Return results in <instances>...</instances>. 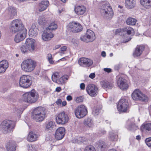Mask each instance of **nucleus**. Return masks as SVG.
<instances>
[{"instance_id":"c03bdc74","label":"nucleus","mask_w":151,"mask_h":151,"mask_svg":"<svg viewBox=\"0 0 151 151\" xmlns=\"http://www.w3.org/2000/svg\"><path fill=\"white\" fill-rule=\"evenodd\" d=\"M97 144L99 147H100L101 148H105L106 146L105 142L102 140L99 141L98 142Z\"/></svg>"},{"instance_id":"4c0bfd02","label":"nucleus","mask_w":151,"mask_h":151,"mask_svg":"<svg viewBox=\"0 0 151 151\" xmlns=\"http://www.w3.org/2000/svg\"><path fill=\"white\" fill-rule=\"evenodd\" d=\"M136 22V20L135 19L131 17L128 18L126 20L127 24L129 25H134Z\"/></svg>"},{"instance_id":"37998d69","label":"nucleus","mask_w":151,"mask_h":151,"mask_svg":"<svg viewBox=\"0 0 151 151\" xmlns=\"http://www.w3.org/2000/svg\"><path fill=\"white\" fill-rule=\"evenodd\" d=\"M59 77V74L58 73H55L53 74L52 76V81L55 82L57 83Z\"/></svg>"},{"instance_id":"ddd939ff","label":"nucleus","mask_w":151,"mask_h":151,"mask_svg":"<svg viewBox=\"0 0 151 151\" xmlns=\"http://www.w3.org/2000/svg\"><path fill=\"white\" fill-rule=\"evenodd\" d=\"M128 105L127 100L124 99H122L119 101L117 105L118 110L120 112H125L128 107Z\"/></svg>"},{"instance_id":"09e8293b","label":"nucleus","mask_w":151,"mask_h":151,"mask_svg":"<svg viewBox=\"0 0 151 151\" xmlns=\"http://www.w3.org/2000/svg\"><path fill=\"white\" fill-rule=\"evenodd\" d=\"M145 142L149 147H151V137L146 138L145 140Z\"/></svg>"},{"instance_id":"c85d7f7f","label":"nucleus","mask_w":151,"mask_h":151,"mask_svg":"<svg viewBox=\"0 0 151 151\" xmlns=\"http://www.w3.org/2000/svg\"><path fill=\"white\" fill-rule=\"evenodd\" d=\"M141 5L145 8L149 9L151 7V0H140Z\"/></svg>"},{"instance_id":"6e6552de","label":"nucleus","mask_w":151,"mask_h":151,"mask_svg":"<svg viewBox=\"0 0 151 151\" xmlns=\"http://www.w3.org/2000/svg\"><path fill=\"white\" fill-rule=\"evenodd\" d=\"M132 96L134 100H139L145 102L147 101L148 100V98L147 96L143 94L139 89L135 90L132 93Z\"/></svg>"},{"instance_id":"79ce46f5","label":"nucleus","mask_w":151,"mask_h":151,"mask_svg":"<svg viewBox=\"0 0 151 151\" xmlns=\"http://www.w3.org/2000/svg\"><path fill=\"white\" fill-rule=\"evenodd\" d=\"M127 128L129 130L134 131L138 129V127L134 124L132 123L129 125Z\"/></svg>"},{"instance_id":"864d4df0","label":"nucleus","mask_w":151,"mask_h":151,"mask_svg":"<svg viewBox=\"0 0 151 151\" xmlns=\"http://www.w3.org/2000/svg\"><path fill=\"white\" fill-rule=\"evenodd\" d=\"M122 32V30L121 29H116L115 32L116 35H120V33Z\"/></svg>"},{"instance_id":"9b49d317","label":"nucleus","mask_w":151,"mask_h":151,"mask_svg":"<svg viewBox=\"0 0 151 151\" xmlns=\"http://www.w3.org/2000/svg\"><path fill=\"white\" fill-rule=\"evenodd\" d=\"M88 94L91 96H95L98 94L99 89L96 86L93 84H90L86 87Z\"/></svg>"},{"instance_id":"6ab92c4d","label":"nucleus","mask_w":151,"mask_h":151,"mask_svg":"<svg viewBox=\"0 0 151 151\" xmlns=\"http://www.w3.org/2000/svg\"><path fill=\"white\" fill-rule=\"evenodd\" d=\"M46 114L45 109L42 107H38L35 109L33 114V117L37 116L39 115Z\"/></svg>"},{"instance_id":"1a4fd4ad","label":"nucleus","mask_w":151,"mask_h":151,"mask_svg":"<svg viewBox=\"0 0 151 151\" xmlns=\"http://www.w3.org/2000/svg\"><path fill=\"white\" fill-rule=\"evenodd\" d=\"M88 113L86 107L81 105L78 106L75 111V114L78 118H81L86 116Z\"/></svg>"},{"instance_id":"4d7b16f0","label":"nucleus","mask_w":151,"mask_h":151,"mask_svg":"<svg viewBox=\"0 0 151 151\" xmlns=\"http://www.w3.org/2000/svg\"><path fill=\"white\" fill-rule=\"evenodd\" d=\"M56 104L58 105L61 104L62 103V100L60 99H58L56 102Z\"/></svg>"},{"instance_id":"0e129e2a","label":"nucleus","mask_w":151,"mask_h":151,"mask_svg":"<svg viewBox=\"0 0 151 151\" xmlns=\"http://www.w3.org/2000/svg\"><path fill=\"white\" fill-rule=\"evenodd\" d=\"M99 110L98 109H95V111H94L93 112L94 114H95L96 115H98L99 114Z\"/></svg>"},{"instance_id":"13d9d810","label":"nucleus","mask_w":151,"mask_h":151,"mask_svg":"<svg viewBox=\"0 0 151 151\" xmlns=\"http://www.w3.org/2000/svg\"><path fill=\"white\" fill-rule=\"evenodd\" d=\"M131 39V38L129 37V38L127 39H126L125 40H124L122 41V42L123 43H126L128 41H129Z\"/></svg>"},{"instance_id":"a19ab883","label":"nucleus","mask_w":151,"mask_h":151,"mask_svg":"<svg viewBox=\"0 0 151 151\" xmlns=\"http://www.w3.org/2000/svg\"><path fill=\"white\" fill-rule=\"evenodd\" d=\"M24 110V108L21 107H15L13 109L14 112L17 114H22Z\"/></svg>"},{"instance_id":"338daca9","label":"nucleus","mask_w":151,"mask_h":151,"mask_svg":"<svg viewBox=\"0 0 151 151\" xmlns=\"http://www.w3.org/2000/svg\"><path fill=\"white\" fill-rule=\"evenodd\" d=\"M101 55L103 57H105L106 56V52L104 51H103L101 52Z\"/></svg>"},{"instance_id":"a18cd8bd","label":"nucleus","mask_w":151,"mask_h":151,"mask_svg":"<svg viewBox=\"0 0 151 151\" xmlns=\"http://www.w3.org/2000/svg\"><path fill=\"white\" fill-rule=\"evenodd\" d=\"M20 49L21 52L24 53L27 52L28 50L27 47L25 45V44L21 47Z\"/></svg>"},{"instance_id":"603ef678","label":"nucleus","mask_w":151,"mask_h":151,"mask_svg":"<svg viewBox=\"0 0 151 151\" xmlns=\"http://www.w3.org/2000/svg\"><path fill=\"white\" fill-rule=\"evenodd\" d=\"M47 58L50 64H52L53 63V61L52 60V56L51 54H48L47 56Z\"/></svg>"},{"instance_id":"7ed1b4c3","label":"nucleus","mask_w":151,"mask_h":151,"mask_svg":"<svg viewBox=\"0 0 151 151\" xmlns=\"http://www.w3.org/2000/svg\"><path fill=\"white\" fill-rule=\"evenodd\" d=\"M26 29L23 25L22 21L19 19L13 20L10 25V31L12 33L20 32Z\"/></svg>"},{"instance_id":"bf43d9fd","label":"nucleus","mask_w":151,"mask_h":151,"mask_svg":"<svg viewBox=\"0 0 151 151\" xmlns=\"http://www.w3.org/2000/svg\"><path fill=\"white\" fill-rule=\"evenodd\" d=\"M95 74L94 73H91L89 75V77L92 79H93L95 78Z\"/></svg>"},{"instance_id":"69168bd1","label":"nucleus","mask_w":151,"mask_h":151,"mask_svg":"<svg viewBox=\"0 0 151 151\" xmlns=\"http://www.w3.org/2000/svg\"><path fill=\"white\" fill-rule=\"evenodd\" d=\"M66 104L67 103L66 101H63L61 103V104L62 106H64L66 105Z\"/></svg>"},{"instance_id":"7c9ffc66","label":"nucleus","mask_w":151,"mask_h":151,"mask_svg":"<svg viewBox=\"0 0 151 151\" xmlns=\"http://www.w3.org/2000/svg\"><path fill=\"white\" fill-rule=\"evenodd\" d=\"M87 39H89L90 42L93 41L95 39V36L93 32L91 30H88L86 34Z\"/></svg>"},{"instance_id":"e433bc0d","label":"nucleus","mask_w":151,"mask_h":151,"mask_svg":"<svg viewBox=\"0 0 151 151\" xmlns=\"http://www.w3.org/2000/svg\"><path fill=\"white\" fill-rule=\"evenodd\" d=\"M46 116V114L43 115H40L38 116H33V118L36 122H39L43 121Z\"/></svg>"},{"instance_id":"58836bf2","label":"nucleus","mask_w":151,"mask_h":151,"mask_svg":"<svg viewBox=\"0 0 151 151\" xmlns=\"http://www.w3.org/2000/svg\"><path fill=\"white\" fill-rule=\"evenodd\" d=\"M122 32H126L129 35H130L132 33H134V29L131 27H126L122 29Z\"/></svg>"},{"instance_id":"39448f33","label":"nucleus","mask_w":151,"mask_h":151,"mask_svg":"<svg viewBox=\"0 0 151 151\" xmlns=\"http://www.w3.org/2000/svg\"><path fill=\"white\" fill-rule=\"evenodd\" d=\"M36 65V63L32 59H28L24 60L22 63L21 67L22 69L26 72L33 71Z\"/></svg>"},{"instance_id":"f03ea898","label":"nucleus","mask_w":151,"mask_h":151,"mask_svg":"<svg viewBox=\"0 0 151 151\" xmlns=\"http://www.w3.org/2000/svg\"><path fill=\"white\" fill-rule=\"evenodd\" d=\"M15 126V123L14 121L10 120H5L1 123L0 127L2 132L4 134H7L12 132Z\"/></svg>"},{"instance_id":"680f3d73","label":"nucleus","mask_w":151,"mask_h":151,"mask_svg":"<svg viewBox=\"0 0 151 151\" xmlns=\"http://www.w3.org/2000/svg\"><path fill=\"white\" fill-rule=\"evenodd\" d=\"M104 71L108 73H109L111 71V69L109 68H105L104 69Z\"/></svg>"},{"instance_id":"72a5a7b5","label":"nucleus","mask_w":151,"mask_h":151,"mask_svg":"<svg viewBox=\"0 0 151 151\" xmlns=\"http://www.w3.org/2000/svg\"><path fill=\"white\" fill-rule=\"evenodd\" d=\"M101 84L103 88L111 89L112 87V85L107 81H101Z\"/></svg>"},{"instance_id":"423d86ee","label":"nucleus","mask_w":151,"mask_h":151,"mask_svg":"<svg viewBox=\"0 0 151 151\" xmlns=\"http://www.w3.org/2000/svg\"><path fill=\"white\" fill-rule=\"evenodd\" d=\"M38 98L37 94H36L34 90L26 92L23 94L22 100L25 102L32 104L36 102Z\"/></svg>"},{"instance_id":"bb28decb","label":"nucleus","mask_w":151,"mask_h":151,"mask_svg":"<svg viewBox=\"0 0 151 151\" xmlns=\"http://www.w3.org/2000/svg\"><path fill=\"white\" fill-rule=\"evenodd\" d=\"M56 125L53 121H49L46 125L45 130L46 131H52L55 129Z\"/></svg>"},{"instance_id":"5fc2aeb1","label":"nucleus","mask_w":151,"mask_h":151,"mask_svg":"<svg viewBox=\"0 0 151 151\" xmlns=\"http://www.w3.org/2000/svg\"><path fill=\"white\" fill-rule=\"evenodd\" d=\"M67 49V48L66 46H64L62 47L60 49V50L61 52H64L65 51H66V50Z\"/></svg>"},{"instance_id":"f257e3e1","label":"nucleus","mask_w":151,"mask_h":151,"mask_svg":"<svg viewBox=\"0 0 151 151\" xmlns=\"http://www.w3.org/2000/svg\"><path fill=\"white\" fill-rule=\"evenodd\" d=\"M100 12L102 15L107 19L112 18L113 12L109 3L107 1L102 2L101 5Z\"/></svg>"},{"instance_id":"de8ad7c7","label":"nucleus","mask_w":151,"mask_h":151,"mask_svg":"<svg viewBox=\"0 0 151 151\" xmlns=\"http://www.w3.org/2000/svg\"><path fill=\"white\" fill-rule=\"evenodd\" d=\"M80 39L82 41L86 42H91L90 39L87 38V35H86L82 36L80 38Z\"/></svg>"},{"instance_id":"f3484780","label":"nucleus","mask_w":151,"mask_h":151,"mask_svg":"<svg viewBox=\"0 0 151 151\" xmlns=\"http://www.w3.org/2000/svg\"><path fill=\"white\" fill-rule=\"evenodd\" d=\"M25 45L30 51H33L35 49V40L32 38H28L26 39Z\"/></svg>"},{"instance_id":"8fccbe9b","label":"nucleus","mask_w":151,"mask_h":151,"mask_svg":"<svg viewBox=\"0 0 151 151\" xmlns=\"http://www.w3.org/2000/svg\"><path fill=\"white\" fill-rule=\"evenodd\" d=\"M77 140L78 143L83 142H84L86 140V139L84 137H79L77 138Z\"/></svg>"},{"instance_id":"2eb2a0df","label":"nucleus","mask_w":151,"mask_h":151,"mask_svg":"<svg viewBox=\"0 0 151 151\" xmlns=\"http://www.w3.org/2000/svg\"><path fill=\"white\" fill-rule=\"evenodd\" d=\"M78 63L81 66L87 67L91 66L93 64L92 61L90 59L82 58L78 61Z\"/></svg>"},{"instance_id":"dca6fc26","label":"nucleus","mask_w":151,"mask_h":151,"mask_svg":"<svg viewBox=\"0 0 151 151\" xmlns=\"http://www.w3.org/2000/svg\"><path fill=\"white\" fill-rule=\"evenodd\" d=\"M117 84L120 88L122 90H126L128 88V86L126 80L122 77L118 78Z\"/></svg>"},{"instance_id":"a878e982","label":"nucleus","mask_w":151,"mask_h":151,"mask_svg":"<svg viewBox=\"0 0 151 151\" xmlns=\"http://www.w3.org/2000/svg\"><path fill=\"white\" fill-rule=\"evenodd\" d=\"M8 16L10 19H12L17 15V11L14 7H10L8 8Z\"/></svg>"},{"instance_id":"2f4dec72","label":"nucleus","mask_w":151,"mask_h":151,"mask_svg":"<svg viewBox=\"0 0 151 151\" xmlns=\"http://www.w3.org/2000/svg\"><path fill=\"white\" fill-rule=\"evenodd\" d=\"M84 124L86 127H92L94 125L93 122L91 119L88 118L84 120Z\"/></svg>"},{"instance_id":"aec40b11","label":"nucleus","mask_w":151,"mask_h":151,"mask_svg":"<svg viewBox=\"0 0 151 151\" xmlns=\"http://www.w3.org/2000/svg\"><path fill=\"white\" fill-rule=\"evenodd\" d=\"M86 8L84 6H78L75 7L74 11L78 15H82L86 12Z\"/></svg>"},{"instance_id":"a211bd4d","label":"nucleus","mask_w":151,"mask_h":151,"mask_svg":"<svg viewBox=\"0 0 151 151\" xmlns=\"http://www.w3.org/2000/svg\"><path fill=\"white\" fill-rule=\"evenodd\" d=\"M65 134V129L63 127H60L57 129L55 133V137L58 140L62 139Z\"/></svg>"},{"instance_id":"b1692460","label":"nucleus","mask_w":151,"mask_h":151,"mask_svg":"<svg viewBox=\"0 0 151 151\" xmlns=\"http://www.w3.org/2000/svg\"><path fill=\"white\" fill-rule=\"evenodd\" d=\"M144 47L142 45H137L135 51L133 53L134 57L140 56L144 49Z\"/></svg>"},{"instance_id":"0eeeda50","label":"nucleus","mask_w":151,"mask_h":151,"mask_svg":"<svg viewBox=\"0 0 151 151\" xmlns=\"http://www.w3.org/2000/svg\"><path fill=\"white\" fill-rule=\"evenodd\" d=\"M19 86L23 88L29 87L32 84L31 76L28 75H23L21 76L19 80Z\"/></svg>"},{"instance_id":"3c124183","label":"nucleus","mask_w":151,"mask_h":151,"mask_svg":"<svg viewBox=\"0 0 151 151\" xmlns=\"http://www.w3.org/2000/svg\"><path fill=\"white\" fill-rule=\"evenodd\" d=\"M83 96H80L76 98L75 101L77 103L82 102L83 101Z\"/></svg>"},{"instance_id":"4468645a","label":"nucleus","mask_w":151,"mask_h":151,"mask_svg":"<svg viewBox=\"0 0 151 151\" xmlns=\"http://www.w3.org/2000/svg\"><path fill=\"white\" fill-rule=\"evenodd\" d=\"M17 34L15 35L14 41L17 43H18L23 40L25 38L27 34L26 29L21 31L17 32Z\"/></svg>"},{"instance_id":"774afa93","label":"nucleus","mask_w":151,"mask_h":151,"mask_svg":"<svg viewBox=\"0 0 151 151\" xmlns=\"http://www.w3.org/2000/svg\"><path fill=\"white\" fill-rule=\"evenodd\" d=\"M136 139L138 140H139L141 139V137L140 135H138L136 137Z\"/></svg>"},{"instance_id":"f8f14e48","label":"nucleus","mask_w":151,"mask_h":151,"mask_svg":"<svg viewBox=\"0 0 151 151\" xmlns=\"http://www.w3.org/2000/svg\"><path fill=\"white\" fill-rule=\"evenodd\" d=\"M56 122L58 124H63L68 120V117L66 114L63 112L59 114L56 118Z\"/></svg>"},{"instance_id":"cd10ccee","label":"nucleus","mask_w":151,"mask_h":151,"mask_svg":"<svg viewBox=\"0 0 151 151\" xmlns=\"http://www.w3.org/2000/svg\"><path fill=\"white\" fill-rule=\"evenodd\" d=\"M135 0H126L125 6L128 9H131L134 8L135 6Z\"/></svg>"},{"instance_id":"f704fd0d","label":"nucleus","mask_w":151,"mask_h":151,"mask_svg":"<svg viewBox=\"0 0 151 151\" xmlns=\"http://www.w3.org/2000/svg\"><path fill=\"white\" fill-rule=\"evenodd\" d=\"M69 78L68 76L67 75H65L60 77L57 81V83L58 84H63L65 83Z\"/></svg>"},{"instance_id":"ea45409f","label":"nucleus","mask_w":151,"mask_h":151,"mask_svg":"<svg viewBox=\"0 0 151 151\" xmlns=\"http://www.w3.org/2000/svg\"><path fill=\"white\" fill-rule=\"evenodd\" d=\"M118 136L116 134L112 131L109 133V139L111 141H115L117 138Z\"/></svg>"},{"instance_id":"9d476101","label":"nucleus","mask_w":151,"mask_h":151,"mask_svg":"<svg viewBox=\"0 0 151 151\" xmlns=\"http://www.w3.org/2000/svg\"><path fill=\"white\" fill-rule=\"evenodd\" d=\"M68 29L73 32L77 33L81 32L83 28L79 23L73 21L68 25Z\"/></svg>"},{"instance_id":"412c9836","label":"nucleus","mask_w":151,"mask_h":151,"mask_svg":"<svg viewBox=\"0 0 151 151\" xmlns=\"http://www.w3.org/2000/svg\"><path fill=\"white\" fill-rule=\"evenodd\" d=\"M38 137V135L35 132H30L27 137V140L29 142H34L37 139Z\"/></svg>"},{"instance_id":"c9c22d12","label":"nucleus","mask_w":151,"mask_h":151,"mask_svg":"<svg viewBox=\"0 0 151 151\" xmlns=\"http://www.w3.org/2000/svg\"><path fill=\"white\" fill-rule=\"evenodd\" d=\"M140 129L142 131L145 129L151 132V123L144 124L141 127Z\"/></svg>"},{"instance_id":"393cba45","label":"nucleus","mask_w":151,"mask_h":151,"mask_svg":"<svg viewBox=\"0 0 151 151\" xmlns=\"http://www.w3.org/2000/svg\"><path fill=\"white\" fill-rule=\"evenodd\" d=\"M49 5V2L47 0H42L39 4V11L42 12L45 10Z\"/></svg>"},{"instance_id":"20e7f679","label":"nucleus","mask_w":151,"mask_h":151,"mask_svg":"<svg viewBox=\"0 0 151 151\" xmlns=\"http://www.w3.org/2000/svg\"><path fill=\"white\" fill-rule=\"evenodd\" d=\"M58 27V26L55 22L50 24L49 26L46 29L42 35V38L43 40L45 41L50 40L53 36V34L50 32L56 29Z\"/></svg>"},{"instance_id":"6e6d98bb","label":"nucleus","mask_w":151,"mask_h":151,"mask_svg":"<svg viewBox=\"0 0 151 151\" xmlns=\"http://www.w3.org/2000/svg\"><path fill=\"white\" fill-rule=\"evenodd\" d=\"M85 84L83 83H82L80 84V88L81 90H83L85 89Z\"/></svg>"},{"instance_id":"c756f323","label":"nucleus","mask_w":151,"mask_h":151,"mask_svg":"<svg viewBox=\"0 0 151 151\" xmlns=\"http://www.w3.org/2000/svg\"><path fill=\"white\" fill-rule=\"evenodd\" d=\"M38 29L35 24H32L29 31V35L36 36L38 33Z\"/></svg>"},{"instance_id":"5701e85b","label":"nucleus","mask_w":151,"mask_h":151,"mask_svg":"<svg viewBox=\"0 0 151 151\" xmlns=\"http://www.w3.org/2000/svg\"><path fill=\"white\" fill-rule=\"evenodd\" d=\"M6 146L7 151H14L16 150V144L14 141H9L6 144Z\"/></svg>"},{"instance_id":"052dcab7","label":"nucleus","mask_w":151,"mask_h":151,"mask_svg":"<svg viewBox=\"0 0 151 151\" xmlns=\"http://www.w3.org/2000/svg\"><path fill=\"white\" fill-rule=\"evenodd\" d=\"M66 99L67 100L70 101L72 99V97L71 96H68L66 97Z\"/></svg>"},{"instance_id":"e2e57ef3","label":"nucleus","mask_w":151,"mask_h":151,"mask_svg":"<svg viewBox=\"0 0 151 151\" xmlns=\"http://www.w3.org/2000/svg\"><path fill=\"white\" fill-rule=\"evenodd\" d=\"M61 90V88L60 87H58L56 88V91L57 92H59Z\"/></svg>"},{"instance_id":"49530a36","label":"nucleus","mask_w":151,"mask_h":151,"mask_svg":"<svg viewBox=\"0 0 151 151\" xmlns=\"http://www.w3.org/2000/svg\"><path fill=\"white\" fill-rule=\"evenodd\" d=\"M84 151H96L94 147L92 145H89L86 147Z\"/></svg>"},{"instance_id":"473e14b6","label":"nucleus","mask_w":151,"mask_h":151,"mask_svg":"<svg viewBox=\"0 0 151 151\" xmlns=\"http://www.w3.org/2000/svg\"><path fill=\"white\" fill-rule=\"evenodd\" d=\"M49 22L45 18L44 16H42L39 17L38 20V23L41 25H45L48 24Z\"/></svg>"},{"instance_id":"4be33fe9","label":"nucleus","mask_w":151,"mask_h":151,"mask_svg":"<svg viewBox=\"0 0 151 151\" xmlns=\"http://www.w3.org/2000/svg\"><path fill=\"white\" fill-rule=\"evenodd\" d=\"M9 66L8 62L3 60L0 62V73H4Z\"/></svg>"}]
</instances>
